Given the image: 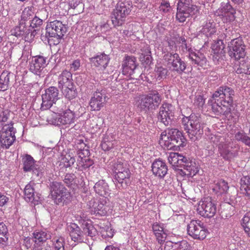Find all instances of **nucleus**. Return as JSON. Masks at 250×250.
Returning a JSON list of instances; mask_svg holds the SVG:
<instances>
[{"mask_svg":"<svg viewBox=\"0 0 250 250\" xmlns=\"http://www.w3.org/2000/svg\"><path fill=\"white\" fill-rule=\"evenodd\" d=\"M81 162L83 163L82 164V167L83 169L89 168L94 164L93 160L89 158L81 159Z\"/></svg>","mask_w":250,"mask_h":250,"instance_id":"bf43d9fd","label":"nucleus"},{"mask_svg":"<svg viewBox=\"0 0 250 250\" xmlns=\"http://www.w3.org/2000/svg\"><path fill=\"white\" fill-rule=\"evenodd\" d=\"M71 74L70 72L64 70L58 78V86L60 89L69 86V85L73 83L71 79Z\"/></svg>","mask_w":250,"mask_h":250,"instance_id":"393cba45","label":"nucleus"},{"mask_svg":"<svg viewBox=\"0 0 250 250\" xmlns=\"http://www.w3.org/2000/svg\"><path fill=\"white\" fill-rule=\"evenodd\" d=\"M8 230L5 224L1 222L0 223V243L5 244L8 239Z\"/></svg>","mask_w":250,"mask_h":250,"instance_id":"4c0bfd02","label":"nucleus"},{"mask_svg":"<svg viewBox=\"0 0 250 250\" xmlns=\"http://www.w3.org/2000/svg\"><path fill=\"white\" fill-rule=\"evenodd\" d=\"M59 118L58 121L62 125H70L74 122L75 115L74 112L68 109L64 110Z\"/></svg>","mask_w":250,"mask_h":250,"instance_id":"a878e982","label":"nucleus"},{"mask_svg":"<svg viewBox=\"0 0 250 250\" xmlns=\"http://www.w3.org/2000/svg\"><path fill=\"white\" fill-rule=\"evenodd\" d=\"M242 225L245 231H250V212H247L243 218Z\"/></svg>","mask_w":250,"mask_h":250,"instance_id":"09e8293b","label":"nucleus"},{"mask_svg":"<svg viewBox=\"0 0 250 250\" xmlns=\"http://www.w3.org/2000/svg\"><path fill=\"white\" fill-rule=\"evenodd\" d=\"M83 229L85 234L91 237L95 236L97 233V229L90 224L86 223Z\"/></svg>","mask_w":250,"mask_h":250,"instance_id":"79ce46f5","label":"nucleus"},{"mask_svg":"<svg viewBox=\"0 0 250 250\" xmlns=\"http://www.w3.org/2000/svg\"><path fill=\"white\" fill-rule=\"evenodd\" d=\"M10 73L7 71H3L0 76L1 81L5 82V83L9 84V75Z\"/></svg>","mask_w":250,"mask_h":250,"instance_id":"052dcab7","label":"nucleus"},{"mask_svg":"<svg viewBox=\"0 0 250 250\" xmlns=\"http://www.w3.org/2000/svg\"><path fill=\"white\" fill-rule=\"evenodd\" d=\"M64 166L66 167H70L73 165L76 161L74 157H71L70 155H67L63 158Z\"/></svg>","mask_w":250,"mask_h":250,"instance_id":"5fc2aeb1","label":"nucleus"},{"mask_svg":"<svg viewBox=\"0 0 250 250\" xmlns=\"http://www.w3.org/2000/svg\"><path fill=\"white\" fill-rule=\"evenodd\" d=\"M108 98L106 95L105 90L96 91L93 94L89 102V105L93 110H100L103 107Z\"/></svg>","mask_w":250,"mask_h":250,"instance_id":"4468645a","label":"nucleus"},{"mask_svg":"<svg viewBox=\"0 0 250 250\" xmlns=\"http://www.w3.org/2000/svg\"><path fill=\"white\" fill-rule=\"evenodd\" d=\"M136 59L134 57L127 56L122 65V73L124 75H132L138 65L136 64Z\"/></svg>","mask_w":250,"mask_h":250,"instance_id":"dca6fc26","label":"nucleus"},{"mask_svg":"<svg viewBox=\"0 0 250 250\" xmlns=\"http://www.w3.org/2000/svg\"><path fill=\"white\" fill-rule=\"evenodd\" d=\"M220 42H221V45L220 44V49H221V46H222L220 54H224L227 51L229 55L231 58H234L237 60L243 59L245 57L246 54V46L241 39L237 38L231 40L230 43L228 44L227 48H225V44L223 40L220 39ZM224 57L225 58V55L220 57V59L222 58V59L224 60Z\"/></svg>","mask_w":250,"mask_h":250,"instance_id":"20e7f679","label":"nucleus"},{"mask_svg":"<svg viewBox=\"0 0 250 250\" xmlns=\"http://www.w3.org/2000/svg\"><path fill=\"white\" fill-rule=\"evenodd\" d=\"M199 107H202L205 104V100L201 95H198L196 97L194 103Z\"/></svg>","mask_w":250,"mask_h":250,"instance_id":"338daca9","label":"nucleus"},{"mask_svg":"<svg viewBox=\"0 0 250 250\" xmlns=\"http://www.w3.org/2000/svg\"><path fill=\"white\" fill-rule=\"evenodd\" d=\"M229 188L228 183L224 180H220V193H226Z\"/></svg>","mask_w":250,"mask_h":250,"instance_id":"13d9d810","label":"nucleus"},{"mask_svg":"<svg viewBox=\"0 0 250 250\" xmlns=\"http://www.w3.org/2000/svg\"><path fill=\"white\" fill-rule=\"evenodd\" d=\"M33 184L34 183H30L25 186L24 190V198L27 202L34 203L35 205L37 204L36 202L39 200L40 197L38 194L35 195Z\"/></svg>","mask_w":250,"mask_h":250,"instance_id":"412c9836","label":"nucleus"},{"mask_svg":"<svg viewBox=\"0 0 250 250\" xmlns=\"http://www.w3.org/2000/svg\"><path fill=\"white\" fill-rule=\"evenodd\" d=\"M231 149L232 147H230L228 145L226 144L222 146L220 153L224 159L230 160L235 156V152Z\"/></svg>","mask_w":250,"mask_h":250,"instance_id":"473e14b6","label":"nucleus"},{"mask_svg":"<svg viewBox=\"0 0 250 250\" xmlns=\"http://www.w3.org/2000/svg\"><path fill=\"white\" fill-rule=\"evenodd\" d=\"M222 210L221 211L222 217L228 218L234 214V205L230 204L220 205Z\"/></svg>","mask_w":250,"mask_h":250,"instance_id":"f704fd0d","label":"nucleus"},{"mask_svg":"<svg viewBox=\"0 0 250 250\" xmlns=\"http://www.w3.org/2000/svg\"><path fill=\"white\" fill-rule=\"evenodd\" d=\"M220 89V99H222L224 104H230L232 102V95H233V91L229 87H221Z\"/></svg>","mask_w":250,"mask_h":250,"instance_id":"bb28decb","label":"nucleus"},{"mask_svg":"<svg viewBox=\"0 0 250 250\" xmlns=\"http://www.w3.org/2000/svg\"><path fill=\"white\" fill-rule=\"evenodd\" d=\"M92 64L99 67L102 70H104L109 61V58L104 53L101 54L94 57L89 58Z\"/></svg>","mask_w":250,"mask_h":250,"instance_id":"a211bd4d","label":"nucleus"},{"mask_svg":"<svg viewBox=\"0 0 250 250\" xmlns=\"http://www.w3.org/2000/svg\"><path fill=\"white\" fill-rule=\"evenodd\" d=\"M68 5L70 8L77 9V12L80 13L83 6L80 0H68Z\"/></svg>","mask_w":250,"mask_h":250,"instance_id":"a18cd8bd","label":"nucleus"},{"mask_svg":"<svg viewBox=\"0 0 250 250\" xmlns=\"http://www.w3.org/2000/svg\"><path fill=\"white\" fill-rule=\"evenodd\" d=\"M142 61H144L146 64H150L151 63L152 57L151 56V52L147 49L144 53H142L141 56Z\"/></svg>","mask_w":250,"mask_h":250,"instance_id":"864d4df0","label":"nucleus"},{"mask_svg":"<svg viewBox=\"0 0 250 250\" xmlns=\"http://www.w3.org/2000/svg\"><path fill=\"white\" fill-rule=\"evenodd\" d=\"M196 8V7L192 5H191V8L177 7L176 19L180 22H184L186 21L187 18H189L191 14H194L193 11Z\"/></svg>","mask_w":250,"mask_h":250,"instance_id":"4be33fe9","label":"nucleus"},{"mask_svg":"<svg viewBox=\"0 0 250 250\" xmlns=\"http://www.w3.org/2000/svg\"><path fill=\"white\" fill-rule=\"evenodd\" d=\"M218 93H219V91L217 90L216 91L215 93L213 94L212 98L209 101L212 111L215 115H217L218 113V100L216 99V98L218 97L217 95Z\"/></svg>","mask_w":250,"mask_h":250,"instance_id":"c9c22d12","label":"nucleus"},{"mask_svg":"<svg viewBox=\"0 0 250 250\" xmlns=\"http://www.w3.org/2000/svg\"><path fill=\"white\" fill-rule=\"evenodd\" d=\"M165 145L168 149L178 150L185 145L186 139L182 133L176 128L167 127L161 134Z\"/></svg>","mask_w":250,"mask_h":250,"instance_id":"f03ea898","label":"nucleus"},{"mask_svg":"<svg viewBox=\"0 0 250 250\" xmlns=\"http://www.w3.org/2000/svg\"><path fill=\"white\" fill-rule=\"evenodd\" d=\"M199 220H191L187 226V231L189 235L194 239H204L206 236V232L203 224Z\"/></svg>","mask_w":250,"mask_h":250,"instance_id":"f8f14e48","label":"nucleus"},{"mask_svg":"<svg viewBox=\"0 0 250 250\" xmlns=\"http://www.w3.org/2000/svg\"><path fill=\"white\" fill-rule=\"evenodd\" d=\"M219 39H217L215 43L211 46V54L212 56V60L215 62L218 63L219 62Z\"/></svg>","mask_w":250,"mask_h":250,"instance_id":"ea45409f","label":"nucleus"},{"mask_svg":"<svg viewBox=\"0 0 250 250\" xmlns=\"http://www.w3.org/2000/svg\"><path fill=\"white\" fill-rule=\"evenodd\" d=\"M64 239L60 237L54 242L55 250H64Z\"/></svg>","mask_w":250,"mask_h":250,"instance_id":"603ef678","label":"nucleus"},{"mask_svg":"<svg viewBox=\"0 0 250 250\" xmlns=\"http://www.w3.org/2000/svg\"><path fill=\"white\" fill-rule=\"evenodd\" d=\"M191 0H179L178 3L177 7L182 8L185 7L186 8H191Z\"/></svg>","mask_w":250,"mask_h":250,"instance_id":"680f3d73","label":"nucleus"},{"mask_svg":"<svg viewBox=\"0 0 250 250\" xmlns=\"http://www.w3.org/2000/svg\"><path fill=\"white\" fill-rule=\"evenodd\" d=\"M152 229L159 243L165 241L167 234L165 233L162 226L157 223H154L152 225Z\"/></svg>","mask_w":250,"mask_h":250,"instance_id":"c85d7f7f","label":"nucleus"},{"mask_svg":"<svg viewBox=\"0 0 250 250\" xmlns=\"http://www.w3.org/2000/svg\"><path fill=\"white\" fill-rule=\"evenodd\" d=\"M29 24H27L24 21H21L20 23V26L21 28V31L22 33V36H27L30 33L31 35L32 34V30Z\"/></svg>","mask_w":250,"mask_h":250,"instance_id":"a19ab883","label":"nucleus"},{"mask_svg":"<svg viewBox=\"0 0 250 250\" xmlns=\"http://www.w3.org/2000/svg\"><path fill=\"white\" fill-rule=\"evenodd\" d=\"M188 58L191 60L192 63L198 65L202 66L206 62V58L201 54H198L194 52H191L189 54Z\"/></svg>","mask_w":250,"mask_h":250,"instance_id":"72a5a7b5","label":"nucleus"},{"mask_svg":"<svg viewBox=\"0 0 250 250\" xmlns=\"http://www.w3.org/2000/svg\"><path fill=\"white\" fill-rule=\"evenodd\" d=\"M241 190L243 191L244 189L250 187V177L248 176H244L241 179Z\"/></svg>","mask_w":250,"mask_h":250,"instance_id":"4d7b16f0","label":"nucleus"},{"mask_svg":"<svg viewBox=\"0 0 250 250\" xmlns=\"http://www.w3.org/2000/svg\"><path fill=\"white\" fill-rule=\"evenodd\" d=\"M126 171L120 172V173L116 174L115 176L118 181V184L117 187L118 188L121 187L125 188L129 183V178L130 177V172L129 169H125Z\"/></svg>","mask_w":250,"mask_h":250,"instance_id":"5701e85b","label":"nucleus"},{"mask_svg":"<svg viewBox=\"0 0 250 250\" xmlns=\"http://www.w3.org/2000/svg\"><path fill=\"white\" fill-rule=\"evenodd\" d=\"M50 195L54 202L58 205L69 201L70 193L60 182H53L50 184Z\"/></svg>","mask_w":250,"mask_h":250,"instance_id":"423d86ee","label":"nucleus"},{"mask_svg":"<svg viewBox=\"0 0 250 250\" xmlns=\"http://www.w3.org/2000/svg\"><path fill=\"white\" fill-rule=\"evenodd\" d=\"M179 250H187L189 249V245L186 241H182L177 243Z\"/></svg>","mask_w":250,"mask_h":250,"instance_id":"69168bd1","label":"nucleus"},{"mask_svg":"<svg viewBox=\"0 0 250 250\" xmlns=\"http://www.w3.org/2000/svg\"><path fill=\"white\" fill-rule=\"evenodd\" d=\"M23 163V170L24 171H30L36 165L35 164V161L33 158L28 154H26L22 158Z\"/></svg>","mask_w":250,"mask_h":250,"instance_id":"2f4dec72","label":"nucleus"},{"mask_svg":"<svg viewBox=\"0 0 250 250\" xmlns=\"http://www.w3.org/2000/svg\"><path fill=\"white\" fill-rule=\"evenodd\" d=\"M50 108H52L54 112L62 114V112L65 110L66 105L62 101L58 100L52 104Z\"/></svg>","mask_w":250,"mask_h":250,"instance_id":"58836bf2","label":"nucleus"},{"mask_svg":"<svg viewBox=\"0 0 250 250\" xmlns=\"http://www.w3.org/2000/svg\"><path fill=\"white\" fill-rule=\"evenodd\" d=\"M67 27L60 21H54L48 23L46 27V37L50 45H57L66 33Z\"/></svg>","mask_w":250,"mask_h":250,"instance_id":"7ed1b4c3","label":"nucleus"},{"mask_svg":"<svg viewBox=\"0 0 250 250\" xmlns=\"http://www.w3.org/2000/svg\"><path fill=\"white\" fill-rule=\"evenodd\" d=\"M222 203L221 205L230 204L235 205V201L232 199L228 192L226 193H220Z\"/></svg>","mask_w":250,"mask_h":250,"instance_id":"c03bdc74","label":"nucleus"},{"mask_svg":"<svg viewBox=\"0 0 250 250\" xmlns=\"http://www.w3.org/2000/svg\"><path fill=\"white\" fill-rule=\"evenodd\" d=\"M169 3L168 1L163 0L161 2L160 8L161 10H162L164 12L166 13L169 11Z\"/></svg>","mask_w":250,"mask_h":250,"instance_id":"e2e57ef3","label":"nucleus"},{"mask_svg":"<svg viewBox=\"0 0 250 250\" xmlns=\"http://www.w3.org/2000/svg\"><path fill=\"white\" fill-rule=\"evenodd\" d=\"M101 147L104 151H108L113 147V144L110 142H103Z\"/></svg>","mask_w":250,"mask_h":250,"instance_id":"0e129e2a","label":"nucleus"},{"mask_svg":"<svg viewBox=\"0 0 250 250\" xmlns=\"http://www.w3.org/2000/svg\"><path fill=\"white\" fill-rule=\"evenodd\" d=\"M28 24H30V26H31L32 29L35 28H38L42 24V20L35 17L32 20L29 21Z\"/></svg>","mask_w":250,"mask_h":250,"instance_id":"6e6d98bb","label":"nucleus"},{"mask_svg":"<svg viewBox=\"0 0 250 250\" xmlns=\"http://www.w3.org/2000/svg\"><path fill=\"white\" fill-rule=\"evenodd\" d=\"M174 107L170 104L164 103L159 109L158 119L165 126L170 125L174 114Z\"/></svg>","mask_w":250,"mask_h":250,"instance_id":"1a4fd4ad","label":"nucleus"},{"mask_svg":"<svg viewBox=\"0 0 250 250\" xmlns=\"http://www.w3.org/2000/svg\"><path fill=\"white\" fill-rule=\"evenodd\" d=\"M240 70H237L238 73H244L247 75L250 74V59H247V61L242 63Z\"/></svg>","mask_w":250,"mask_h":250,"instance_id":"49530a36","label":"nucleus"},{"mask_svg":"<svg viewBox=\"0 0 250 250\" xmlns=\"http://www.w3.org/2000/svg\"><path fill=\"white\" fill-rule=\"evenodd\" d=\"M59 99V90L55 86H51L45 90L44 94L42 95V102L41 105L42 110L50 108L52 104Z\"/></svg>","mask_w":250,"mask_h":250,"instance_id":"9b49d317","label":"nucleus"},{"mask_svg":"<svg viewBox=\"0 0 250 250\" xmlns=\"http://www.w3.org/2000/svg\"><path fill=\"white\" fill-rule=\"evenodd\" d=\"M182 123L191 141L195 142L201 138L203 133L204 123L200 115L192 113L189 117H184Z\"/></svg>","mask_w":250,"mask_h":250,"instance_id":"f257e3e1","label":"nucleus"},{"mask_svg":"<svg viewBox=\"0 0 250 250\" xmlns=\"http://www.w3.org/2000/svg\"><path fill=\"white\" fill-rule=\"evenodd\" d=\"M46 58L40 55L33 57L30 62V71L35 74L40 75L46 65Z\"/></svg>","mask_w":250,"mask_h":250,"instance_id":"2eb2a0df","label":"nucleus"},{"mask_svg":"<svg viewBox=\"0 0 250 250\" xmlns=\"http://www.w3.org/2000/svg\"><path fill=\"white\" fill-rule=\"evenodd\" d=\"M222 6L223 7L221 8V14H220V19H222V20L225 22V20L227 19L225 17L229 16V13L232 14L233 10L232 6L229 3H227L224 6L222 4Z\"/></svg>","mask_w":250,"mask_h":250,"instance_id":"e433bc0d","label":"nucleus"},{"mask_svg":"<svg viewBox=\"0 0 250 250\" xmlns=\"http://www.w3.org/2000/svg\"><path fill=\"white\" fill-rule=\"evenodd\" d=\"M76 176L73 173H67L63 179V181L67 186L71 187L74 183Z\"/></svg>","mask_w":250,"mask_h":250,"instance_id":"8fccbe9b","label":"nucleus"},{"mask_svg":"<svg viewBox=\"0 0 250 250\" xmlns=\"http://www.w3.org/2000/svg\"><path fill=\"white\" fill-rule=\"evenodd\" d=\"M70 236L74 242H81L83 241V232L79 226L75 224H72L68 227Z\"/></svg>","mask_w":250,"mask_h":250,"instance_id":"b1692460","label":"nucleus"},{"mask_svg":"<svg viewBox=\"0 0 250 250\" xmlns=\"http://www.w3.org/2000/svg\"><path fill=\"white\" fill-rule=\"evenodd\" d=\"M125 169H129L126 163H123L121 161H118L114 166V172L115 174L120 173V172L126 171Z\"/></svg>","mask_w":250,"mask_h":250,"instance_id":"37998d69","label":"nucleus"},{"mask_svg":"<svg viewBox=\"0 0 250 250\" xmlns=\"http://www.w3.org/2000/svg\"><path fill=\"white\" fill-rule=\"evenodd\" d=\"M197 210L201 216L210 218L213 217L215 214L216 207L210 198H207L200 202Z\"/></svg>","mask_w":250,"mask_h":250,"instance_id":"ddd939ff","label":"nucleus"},{"mask_svg":"<svg viewBox=\"0 0 250 250\" xmlns=\"http://www.w3.org/2000/svg\"><path fill=\"white\" fill-rule=\"evenodd\" d=\"M162 101L159 93L156 91L142 97L139 101L138 107L145 112H153L158 108Z\"/></svg>","mask_w":250,"mask_h":250,"instance_id":"39448f33","label":"nucleus"},{"mask_svg":"<svg viewBox=\"0 0 250 250\" xmlns=\"http://www.w3.org/2000/svg\"><path fill=\"white\" fill-rule=\"evenodd\" d=\"M101 229V232L102 234L103 237L104 238H111L113 236L114 231L111 227L106 226L102 228Z\"/></svg>","mask_w":250,"mask_h":250,"instance_id":"de8ad7c7","label":"nucleus"},{"mask_svg":"<svg viewBox=\"0 0 250 250\" xmlns=\"http://www.w3.org/2000/svg\"><path fill=\"white\" fill-rule=\"evenodd\" d=\"M182 164L181 167H183V172L188 177H193L198 172L199 168L195 163L186 157V160Z\"/></svg>","mask_w":250,"mask_h":250,"instance_id":"f3484780","label":"nucleus"},{"mask_svg":"<svg viewBox=\"0 0 250 250\" xmlns=\"http://www.w3.org/2000/svg\"><path fill=\"white\" fill-rule=\"evenodd\" d=\"M89 154L90 152L88 149V147H87L86 148H85L84 149H83L82 151L78 152V154L79 155V157H80L82 160L83 159L86 158V157L89 156Z\"/></svg>","mask_w":250,"mask_h":250,"instance_id":"774afa93","label":"nucleus"},{"mask_svg":"<svg viewBox=\"0 0 250 250\" xmlns=\"http://www.w3.org/2000/svg\"><path fill=\"white\" fill-rule=\"evenodd\" d=\"M131 6L128 2H118L113 10L111 19L114 26L122 25L130 13Z\"/></svg>","mask_w":250,"mask_h":250,"instance_id":"0eeeda50","label":"nucleus"},{"mask_svg":"<svg viewBox=\"0 0 250 250\" xmlns=\"http://www.w3.org/2000/svg\"><path fill=\"white\" fill-rule=\"evenodd\" d=\"M15 129L13 124L5 125L2 128L0 136V143L2 147L8 148L16 140Z\"/></svg>","mask_w":250,"mask_h":250,"instance_id":"9d476101","label":"nucleus"},{"mask_svg":"<svg viewBox=\"0 0 250 250\" xmlns=\"http://www.w3.org/2000/svg\"><path fill=\"white\" fill-rule=\"evenodd\" d=\"M164 60L167 62V65H171L172 71L182 74L186 69V63L180 58L177 53H167L164 56Z\"/></svg>","mask_w":250,"mask_h":250,"instance_id":"6e6552de","label":"nucleus"},{"mask_svg":"<svg viewBox=\"0 0 250 250\" xmlns=\"http://www.w3.org/2000/svg\"><path fill=\"white\" fill-rule=\"evenodd\" d=\"M155 72L158 75V78L159 79L166 78L168 73L167 69L162 66L157 67L155 68Z\"/></svg>","mask_w":250,"mask_h":250,"instance_id":"3c124183","label":"nucleus"},{"mask_svg":"<svg viewBox=\"0 0 250 250\" xmlns=\"http://www.w3.org/2000/svg\"><path fill=\"white\" fill-rule=\"evenodd\" d=\"M63 95L68 100L75 98L77 95L76 88L74 83L61 89Z\"/></svg>","mask_w":250,"mask_h":250,"instance_id":"7c9ffc66","label":"nucleus"},{"mask_svg":"<svg viewBox=\"0 0 250 250\" xmlns=\"http://www.w3.org/2000/svg\"><path fill=\"white\" fill-rule=\"evenodd\" d=\"M33 241L37 244H40L41 243H43L47 240L51 238L50 233L43 231H35L33 233Z\"/></svg>","mask_w":250,"mask_h":250,"instance_id":"c756f323","label":"nucleus"},{"mask_svg":"<svg viewBox=\"0 0 250 250\" xmlns=\"http://www.w3.org/2000/svg\"><path fill=\"white\" fill-rule=\"evenodd\" d=\"M94 188V190L97 194L101 196L105 197V198L104 201H103V202H104V205L106 206L105 204L107 203L106 199H107V196H109L110 191L108 184L104 180H101L95 184Z\"/></svg>","mask_w":250,"mask_h":250,"instance_id":"6ab92c4d","label":"nucleus"},{"mask_svg":"<svg viewBox=\"0 0 250 250\" xmlns=\"http://www.w3.org/2000/svg\"><path fill=\"white\" fill-rule=\"evenodd\" d=\"M153 173L160 178L164 177L167 172V168L165 163L161 160H156L152 165Z\"/></svg>","mask_w":250,"mask_h":250,"instance_id":"aec40b11","label":"nucleus"},{"mask_svg":"<svg viewBox=\"0 0 250 250\" xmlns=\"http://www.w3.org/2000/svg\"><path fill=\"white\" fill-rule=\"evenodd\" d=\"M169 163L174 167H181L186 157L177 153H171L168 157Z\"/></svg>","mask_w":250,"mask_h":250,"instance_id":"cd10ccee","label":"nucleus"}]
</instances>
